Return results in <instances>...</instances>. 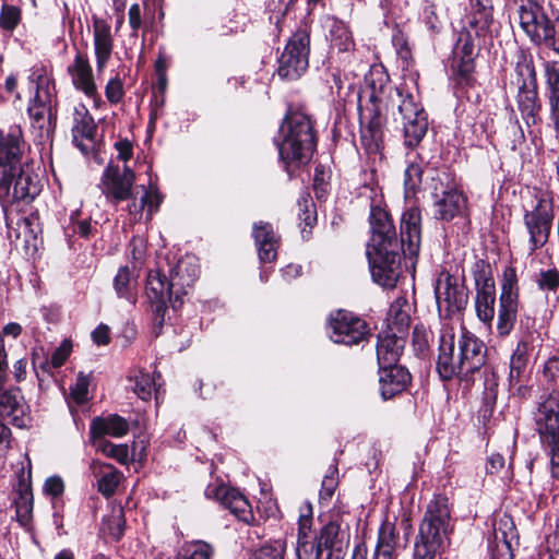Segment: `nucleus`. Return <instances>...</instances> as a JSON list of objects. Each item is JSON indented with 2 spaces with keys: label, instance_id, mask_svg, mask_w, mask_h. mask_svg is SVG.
<instances>
[{
  "label": "nucleus",
  "instance_id": "37998d69",
  "mask_svg": "<svg viewBox=\"0 0 559 559\" xmlns=\"http://www.w3.org/2000/svg\"><path fill=\"white\" fill-rule=\"evenodd\" d=\"M532 350V335L527 334L520 340V342L516 345V348L513 350V354L511 355L510 366H512V369H526L528 354Z\"/></svg>",
  "mask_w": 559,
  "mask_h": 559
},
{
  "label": "nucleus",
  "instance_id": "09e8293b",
  "mask_svg": "<svg viewBox=\"0 0 559 559\" xmlns=\"http://www.w3.org/2000/svg\"><path fill=\"white\" fill-rule=\"evenodd\" d=\"M88 385V377L83 372H80L76 377L75 383L70 388V395L78 405L87 401Z\"/></svg>",
  "mask_w": 559,
  "mask_h": 559
},
{
  "label": "nucleus",
  "instance_id": "7c9ffc66",
  "mask_svg": "<svg viewBox=\"0 0 559 559\" xmlns=\"http://www.w3.org/2000/svg\"><path fill=\"white\" fill-rule=\"evenodd\" d=\"M128 431V421L119 415H110L106 418H95L91 426V432L95 440L103 439L106 435L120 438L126 436Z\"/></svg>",
  "mask_w": 559,
  "mask_h": 559
},
{
  "label": "nucleus",
  "instance_id": "ea45409f",
  "mask_svg": "<svg viewBox=\"0 0 559 559\" xmlns=\"http://www.w3.org/2000/svg\"><path fill=\"white\" fill-rule=\"evenodd\" d=\"M114 286L119 297L128 299L130 302H135V295L133 294L134 281L131 277V272L128 266L120 267L114 280Z\"/></svg>",
  "mask_w": 559,
  "mask_h": 559
},
{
  "label": "nucleus",
  "instance_id": "a878e982",
  "mask_svg": "<svg viewBox=\"0 0 559 559\" xmlns=\"http://www.w3.org/2000/svg\"><path fill=\"white\" fill-rule=\"evenodd\" d=\"M404 347L403 335L386 331L379 335L377 344V358L379 367L396 365Z\"/></svg>",
  "mask_w": 559,
  "mask_h": 559
},
{
  "label": "nucleus",
  "instance_id": "de8ad7c7",
  "mask_svg": "<svg viewBox=\"0 0 559 559\" xmlns=\"http://www.w3.org/2000/svg\"><path fill=\"white\" fill-rule=\"evenodd\" d=\"M21 21V11L17 7L3 4L0 13V27L13 31Z\"/></svg>",
  "mask_w": 559,
  "mask_h": 559
},
{
  "label": "nucleus",
  "instance_id": "473e14b6",
  "mask_svg": "<svg viewBox=\"0 0 559 559\" xmlns=\"http://www.w3.org/2000/svg\"><path fill=\"white\" fill-rule=\"evenodd\" d=\"M411 321L409 305L404 297L396 298L390 306L388 313V328L391 332L404 334Z\"/></svg>",
  "mask_w": 559,
  "mask_h": 559
},
{
  "label": "nucleus",
  "instance_id": "f257e3e1",
  "mask_svg": "<svg viewBox=\"0 0 559 559\" xmlns=\"http://www.w3.org/2000/svg\"><path fill=\"white\" fill-rule=\"evenodd\" d=\"M25 150L20 127H10L7 132L0 130V202L3 206L28 203L41 190L38 176L23 165Z\"/></svg>",
  "mask_w": 559,
  "mask_h": 559
},
{
  "label": "nucleus",
  "instance_id": "a211bd4d",
  "mask_svg": "<svg viewBox=\"0 0 559 559\" xmlns=\"http://www.w3.org/2000/svg\"><path fill=\"white\" fill-rule=\"evenodd\" d=\"M421 239V214L416 206L405 210L401 218V249L409 257L417 255Z\"/></svg>",
  "mask_w": 559,
  "mask_h": 559
},
{
  "label": "nucleus",
  "instance_id": "cd10ccee",
  "mask_svg": "<svg viewBox=\"0 0 559 559\" xmlns=\"http://www.w3.org/2000/svg\"><path fill=\"white\" fill-rule=\"evenodd\" d=\"M253 237L261 262H272L277 255L278 240L269 223L259 222L253 226Z\"/></svg>",
  "mask_w": 559,
  "mask_h": 559
},
{
  "label": "nucleus",
  "instance_id": "13d9d810",
  "mask_svg": "<svg viewBox=\"0 0 559 559\" xmlns=\"http://www.w3.org/2000/svg\"><path fill=\"white\" fill-rule=\"evenodd\" d=\"M284 548L277 543L272 546H263L255 554L253 559H283Z\"/></svg>",
  "mask_w": 559,
  "mask_h": 559
},
{
  "label": "nucleus",
  "instance_id": "8fccbe9b",
  "mask_svg": "<svg viewBox=\"0 0 559 559\" xmlns=\"http://www.w3.org/2000/svg\"><path fill=\"white\" fill-rule=\"evenodd\" d=\"M336 475L337 468L335 466H332L329 473L324 476L322 480L321 490L319 493L321 501H329L334 495V491L337 487Z\"/></svg>",
  "mask_w": 559,
  "mask_h": 559
},
{
  "label": "nucleus",
  "instance_id": "ddd939ff",
  "mask_svg": "<svg viewBox=\"0 0 559 559\" xmlns=\"http://www.w3.org/2000/svg\"><path fill=\"white\" fill-rule=\"evenodd\" d=\"M330 330L331 340L344 345L358 344L368 334L366 322L345 310H338L331 316Z\"/></svg>",
  "mask_w": 559,
  "mask_h": 559
},
{
  "label": "nucleus",
  "instance_id": "6e6552de",
  "mask_svg": "<svg viewBox=\"0 0 559 559\" xmlns=\"http://www.w3.org/2000/svg\"><path fill=\"white\" fill-rule=\"evenodd\" d=\"M543 445L549 451L552 477L559 479V394H550L535 413Z\"/></svg>",
  "mask_w": 559,
  "mask_h": 559
},
{
  "label": "nucleus",
  "instance_id": "20e7f679",
  "mask_svg": "<svg viewBox=\"0 0 559 559\" xmlns=\"http://www.w3.org/2000/svg\"><path fill=\"white\" fill-rule=\"evenodd\" d=\"M454 531L449 500L435 497L427 506L414 542L413 559H435L450 546Z\"/></svg>",
  "mask_w": 559,
  "mask_h": 559
},
{
  "label": "nucleus",
  "instance_id": "c85d7f7f",
  "mask_svg": "<svg viewBox=\"0 0 559 559\" xmlns=\"http://www.w3.org/2000/svg\"><path fill=\"white\" fill-rule=\"evenodd\" d=\"M515 536L514 524L509 518L500 521L495 530V543L490 546L492 559H513L512 539Z\"/></svg>",
  "mask_w": 559,
  "mask_h": 559
},
{
  "label": "nucleus",
  "instance_id": "774afa93",
  "mask_svg": "<svg viewBox=\"0 0 559 559\" xmlns=\"http://www.w3.org/2000/svg\"><path fill=\"white\" fill-rule=\"evenodd\" d=\"M504 464H506V461L501 454H499V453L491 454L488 459L487 471L490 474H498L500 471H502L504 468Z\"/></svg>",
  "mask_w": 559,
  "mask_h": 559
},
{
  "label": "nucleus",
  "instance_id": "bf43d9fd",
  "mask_svg": "<svg viewBox=\"0 0 559 559\" xmlns=\"http://www.w3.org/2000/svg\"><path fill=\"white\" fill-rule=\"evenodd\" d=\"M413 344L419 353H425L429 346V333L424 326H416L413 333Z\"/></svg>",
  "mask_w": 559,
  "mask_h": 559
},
{
  "label": "nucleus",
  "instance_id": "6ab92c4d",
  "mask_svg": "<svg viewBox=\"0 0 559 559\" xmlns=\"http://www.w3.org/2000/svg\"><path fill=\"white\" fill-rule=\"evenodd\" d=\"M68 71L75 88L83 92L85 96L92 98L95 107H99L102 104V97L98 94L93 70L87 57L81 52L76 53L73 63L69 66Z\"/></svg>",
  "mask_w": 559,
  "mask_h": 559
},
{
  "label": "nucleus",
  "instance_id": "39448f33",
  "mask_svg": "<svg viewBox=\"0 0 559 559\" xmlns=\"http://www.w3.org/2000/svg\"><path fill=\"white\" fill-rule=\"evenodd\" d=\"M282 141L277 143L281 159L290 163H307L316 148V135L310 119L301 112L287 116L281 127Z\"/></svg>",
  "mask_w": 559,
  "mask_h": 559
},
{
  "label": "nucleus",
  "instance_id": "49530a36",
  "mask_svg": "<svg viewBox=\"0 0 559 559\" xmlns=\"http://www.w3.org/2000/svg\"><path fill=\"white\" fill-rule=\"evenodd\" d=\"M536 284L540 290L556 292L559 287V272L557 269L542 270L536 275Z\"/></svg>",
  "mask_w": 559,
  "mask_h": 559
},
{
  "label": "nucleus",
  "instance_id": "f8f14e48",
  "mask_svg": "<svg viewBox=\"0 0 559 559\" xmlns=\"http://www.w3.org/2000/svg\"><path fill=\"white\" fill-rule=\"evenodd\" d=\"M310 37L306 31L296 32L287 43L280 58L278 75L287 80L300 78L309 61Z\"/></svg>",
  "mask_w": 559,
  "mask_h": 559
},
{
  "label": "nucleus",
  "instance_id": "aec40b11",
  "mask_svg": "<svg viewBox=\"0 0 559 559\" xmlns=\"http://www.w3.org/2000/svg\"><path fill=\"white\" fill-rule=\"evenodd\" d=\"M433 215L437 219L451 221L465 213L467 207L466 197L455 188H449L433 193Z\"/></svg>",
  "mask_w": 559,
  "mask_h": 559
},
{
  "label": "nucleus",
  "instance_id": "4be33fe9",
  "mask_svg": "<svg viewBox=\"0 0 559 559\" xmlns=\"http://www.w3.org/2000/svg\"><path fill=\"white\" fill-rule=\"evenodd\" d=\"M380 393L383 400L392 399L402 393L411 382V373L399 365L380 367Z\"/></svg>",
  "mask_w": 559,
  "mask_h": 559
},
{
  "label": "nucleus",
  "instance_id": "423d86ee",
  "mask_svg": "<svg viewBox=\"0 0 559 559\" xmlns=\"http://www.w3.org/2000/svg\"><path fill=\"white\" fill-rule=\"evenodd\" d=\"M396 95L399 104L394 120L402 126L405 145L415 147L428 130L427 115L415 87L411 90L406 84L401 85L396 88Z\"/></svg>",
  "mask_w": 559,
  "mask_h": 559
},
{
  "label": "nucleus",
  "instance_id": "9d476101",
  "mask_svg": "<svg viewBox=\"0 0 559 559\" xmlns=\"http://www.w3.org/2000/svg\"><path fill=\"white\" fill-rule=\"evenodd\" d=\"M552 221V203L546 198H539L533 209L524 213L523 222L528 235L530 254L547 243Z\"/></svg>",
  "mask_w": 559,
  "mask_h": 559
},
{
  "label": "nucleus",
  "instance_id": "338daca9",
  "mask_svg": "<svg viewBox=\"0 0 559 559\" xmlns=\"http://www.w3.org/2000/svg\"><path fill=\"white\" fill-rule=\"evenodd\" d=\"M545 376L552 381L559 379V357H552L547 360L544 367Z\"/></svg>",
  "mask_w": 559,
  "mask_h": 559
},
{
  "label": "nucleus",
  "instance_id": "864d4df0",
  "mask_svg": "<svg viewBox=\"0 0 559 559\" xmlns=\"http://www.w3.org/2000/svg\"><path fill=\"white\" fill-rule=\"evenodd\" d=\"M109 534L115 538H120L123 533L124 519L122 509H114L107 519Z\"/></svg>",
  "mask_w": 559,
  "mask_h": 559
},
{
  "label": "nucleus",
  "instance_id": "412c9836",
  "mask_svg": "<svg viewBox=\"0 0 559 559\" xmlns=\"http://www.w3.org/2000/svg\"><path fill=\"white\" fill-rule=\"evenodd\" d=\"M93 44L96 60V69L102 73L111 59L115 39L110 24L100 17H93Z\"/></svg>",
  "mask_w": 559,
  "mask_h": 559
},
{
  "label": "nucleus",
  "instance_id": "0eeeda50",
  "mask_svg": "<svg viewBox=\"0 0 559 559\" xmlns=\"http://www.w3.org/2000/svg\"><path fill=\"white\" fill-rule=\"evenodd\" d=\"M518 15L520 27L534 44L550 47L559 55V16L548 17L535 0L522 2Z\"/></svg>",
  "mask_w": 559,
  "mask_h": 559
},
{
  "label": "nucleus",
  "instance_id": "0e129e2a",
  "mask_svg": "<svg viewBox=\"0 0 559 559\" xmlns=\"http://www.w3.org/2000/svg\"><path fill=\"white\" fill-rule=\"evenodd\" d=\"M45 491L53 497L60 496L64 490L63 481L60 477H49L45 483Z\"/></svg>",
  "mask_w": 559,
  "mask_h": 559
},
{
  "label": "nucleus",
  "instance_id": "69168bd1",
  "mask_svg": "<svg viewBox=\"0 0 559 559\" xmlns=\"http://www.w3.org/2000/svg\"><path fill=\"white\" fill-rule=\"evenodd\" d=\"M460 52L462 53L463 60L471 59L474 52V45L468 40V36H466L465 39H463L462 36L460 37L459 43L455 47V53L459 55Z\"/></svg>",
  "mask_w": 559,
  "mask_h": 559
},
{
  "label": "nucleus",
  "instance_id": "4d7b16f0",
  "mask_svg": "<svg viewBox=\"0 0 559 559\" xmlns=\"http://www.w3.org/2000/svg\"><path fill=\"white\" fill-rule=\"evenodd\" d=\"M423 169L417 164H411L405 170V187L407 190H415L421 181Z\"/></svg>",
  "mask_w": 559,
  "mask_h": 559
},
{
  "label": "nucleus",
  "instance_id": "c756f323",
  "mask_svg": "<svg viewBox=\"0 0 559 559\" xmlns=\"http://www.w3.org/2000/svg\"><path fill=\"white\" fill-rule=\"evenodd\" d=\"M519 109L527 126H534L539 120L542 108L537 97V83L532 86H520L518 93Z\"/></svg>",
  "mask_w": 559,
  "mask_h": 559
},
{
  "label": "nucleus",
  "instance_id": "6e6d98bb",
  "mask_svg": "<svg viewBox=\"0 0 559 559\" xmlns=\"http://www.w3.org/2000/svg\"><path fill=\"white\" fill-rule=\"evenodd\" d=\"M71 350H72V344L69 340H64L56 349L55 352L52 353L51 355V359H50V365L53 367V368H59L61 367L66 360L68 359V357L70 356L71 354Z\"/></svg>",
  "mask_w": 559,
  "mask_h": 559
},
{
  "label": "nucleus",
  "instance_id": "680f3d73",
  "mask_svg": "<svg viewBox=\"0 0 559 559\" xmlns=\"http://www.w3.org/2000/svg\"><path fill=\"white\" fill-rule=\"evenodd\" d=\"M129 25L133 33L142 27V12L139 3H133L128 11Z\"/></svg>",
  "mask_w": 559,
  "mask_h": 559
},
{
  "label": "nucleus",
  "instance_id": "f03ea898",
  "mask_svg": "<svg viewBox=\"0 0 559 559\" xmlns=\"http://www.w3.org/2000/svg\"><path fill=\"white\" fill-rule=\"evenodd\" d=\"M370 228L366 254L372 278L384 288H393L401 275L403 249L385 210L378 206L371 209Z\"/></svg>",
  "mask_w": 559,
  "mask_h": 559
},
{
  "label": "nucleus",
  "instance_id": "1a4fd4ad",
  "mask_svg": "<svg viewBox=\"0 0 559 559\" xmlns=\"http://www.w3.org/2000/svg\"><path fill=\"white\" fill-rule=\"evenodd\" d=\"M457 367L451 365L449 358H445L443 361L444 372L450 370L452 374H461V379H465L484 366L486 347L478 337L466 330H463L457 336Z\"/></svg>",
  "mask_w": 559,
  "mask_h": 559
},
{
  "label": "nucleus",
  "instance_id": "5701e85b",
  "mask_svg": "<svg viewBox=\"0 0 559 559\" xmlns=\"http://www.w3.org/2000/svg\"><path fill=\"white\" fill-rule=\"evenodd\" d=\"M439 354L437 359V371L439 376L443 380H451L455 377L461 378V374H452L450 370L444 372V359H448L451 365H454L457 367V359H459V346H457V337L453 333L451 328L444 326L440 331L439 336V347H438Z\"/></svg>",
  "mask_w": 559,
  "mask_h": 559
},
{
  "label": "nucleus",
  "instance_id": "9b49d317",
  "mask_svg": "<svg viewBox=\"0 0 559 559\" xmlns=\"http://www.w3.org/2000/svg\"><path fill=\"white\" fill-rule=\"evenodd\" d=\"M29 83L35 85V95L32 105L28 107L29 117L34 123L47 135L52 129V98L53 86L48 76L34 71L29 78Z\"/></svg>",
  "mask_w": 559,
  "mask_h": 559
},
{
  "label": "nucleus",
  "instance_id": "3c124183",
  "mask_svg": "<svg viewBox=\"0 0 559 559\" xmlns=\"http://www.w3.org/2000/svg\"><path fill=\"white\" fill-rule=\"evenodd\" d=\"M545 73L550 90L549 97H559V62H547Z\"/></svg>",
  "mask_w": 559,
  "mask_h": 559
},
{
  "label": "nucleus",
  "instance_id": "4c0bfd02",
  "mask_svg": "<svg viewBox=\"0 0 559 559\" xmlns=\"http://www.w3.org/2000/svg\"><path fill=\"white\" fill-rule=\"evenodd\" d=\"M331 46L341 52L350 51L354 48V40L348 27L340 21H334L331 31Z\"/></svg>",
  "mask_w": 559,
  "mask_h": 559
},
{
  "label": "nucleus",
  "instance_id": "5fc2aeb1",
  "mask_svg": "<svg viewBox=\"0 0 559 559\" xmlns=\"http://www.w3.org/2000/svg\"><path fill=\"white\" fill-rule=\"evenodd\" d=\"M105 94L109 103L118 104L123 97L122 81L118 76L110 79L106 85Z\"/></svg>",
  "mask_w": 559,
  "mask_h": 559
},
{
  "label": "nucleus",
  "instance_id": "bb28decb",
  "mask_svg": "<svg viewBox=\"0 0 559 559\" xmlns=\"http://www.w3.org/2000/svg\"><path fill=\"white\" fill-rule=\"evenodd\" d=\"M90 471L97 480V490L105 497H111L119 486L122 475L111 464L93 460Z\"/></svg>",
  "mask_w": 559,
  "mask_h": 559
},
{
  "label": "nucleus",
  "instance_id": "58836bf2",
  "mask_svg": "<svg viewBox=\"0 0 559 559\" xmlns=\"http://www.w3.org/2000/svg\"><path fill=\"white\" fill-rule=\"evenodd\" d=\"M380 139L381 120L378 115H374L368 121V126L361 129V142L370 153H373L379 148Z\"/></svg>",
  "mask_w": 559,
  "mask_h": 559
},
{
  "label": "nucleus",
  "instance_id": "4468645a",
  "mask_svg": "<svg viewBox=\"0 0 559 559\" xmlns=\"http://www.w3.org/2000/svg\"><path fill=\"white\" fill-rule=\"evenodd\" d=\"M5 381H0V418L23 428L29 420L28 406L19 389L4 390Z\"/></svg>",
  "mask_w": 559,
  "mask_h": 559
},
{
  "label": "nucleus",
  "instance_id": "79ce46f5",
  "mask_svg": "<svg viewBox=\"0 0 559 559\" xmlns=\"http://www.w3.org/2000/svg\"><path fill=\"white\" fill-rule=\"evenodd\" d=\"M519 287L515 270L508 267L503 274L499 301L519 304Z\"/></svg>",
  "mask_w": 559,
  "mask_h": 559
},
{
  "label": "nucleus",
  "instance_id": "052dcab7",
  "mask_svg": "<svg viewBox=\"0 0 559 559\" xmlns=\"http://www.w3.org/2000/svg\"><path fill=\"white\" fill-rule=\"evenodd\" d=\"M117 151V159L127 163L133 155V144L127 139H120L114 144Z\"/></svg>",
  "mask_w": 559,
  "mask_h": 559
},
{
  "label": "nucleus",
  "instance_id": "603ef678",
  "mask_svg": "<svg viewBox=\"0 0 559 559\" xmlns=\"http://www.w3.org/2000/svg\"><path fill=\"white\" fill-rule=\"evenodd\" d=\"M16 514L22 522L28 520L33 506H32V493L26 487L20 495V498L15 501Z\"/></svg>",
  "mask_w": 559,
  "mask_h": 559
},
{
  "label": "nucleus",
  "instance_id": "2f4dec72",
  "mask_svg": "<svg viewBox=\"0 0 559 559\" xmlns=\"http://www.w3.org/2000/svg\"><path fill=\"white\" fill-rule=\"evenodd\" d=\"M343 537L344 533L337 523L331 522L323 526L317 545L318 556L321 557L324 550L329 551L328 559L333 552L341 554L344 547Z\"/></svg>",
  "mask_w": 559,
  "mask_h": 559
},
{
  "label": "nucleus",
  "instance_id": "a19ab883",
  "mask_svg": "<svg viewBox=\"0 0 559 559\" xmlns=\"http://www.w3.org/2000/svg\"><path fill=\"white\" fill-rule=\"evenodd\" d=\"M94 444L97 451L108 457L115 459L120 464H127L130 460L129 448L126 444H114L105 439H96Z\"/></svg>",
  "mask_w": 559,
  "mask_h": 559
},
{
  "label": "nucleus",
  "instance_id": "dca6fc26",
  "mask_svg": "<svg viewBox=\"0 0 559 559\" xmlns=\"http://www.w3.org/2000/svg\"><path fill=\"white\" fill-rule=\"evenodd\" d=\"M176 289L177 287H174L171 277L168 280L158 270L148 273L146 295L150 301L155 305L154 313L156 319H160V323L164 319L167 301H171L173 297L176 298Z\"/></svg>",
  "mask_w": 559,
  "mask_h": 559
},
{
  "label": "nucleus",
  "instance_id": "b1692460",
  "mask_svg": "<svg viewBox=\"0 0 559 559\" xmlns=\"http://www.w3.org/2000/svg\"><path fill=\"white\" fill-rule=\"evenodd\" d=\"M399 540L394 523L384 521L379 528L373 559H396ZM353 559H366V556L356 549Z\"/></svg>",
  "mask_w": 559,
  "mask_h": 559
},
{
  "label": "nucleus",
  "instance_id": "393cba45",
  "mask_svg": "<svg viewBox=\"0 0 559 559\" xmlns=\"http://www.w3.org/2000/svg\"><path fill=\"white\" fill-rule=\"evenodd\" d=\"M200 267L194 255H186L178 260L170 270V277L176 289V300L180 295L187 294L186 288L190 287L198 278Z\"/></svg>",
  "mask_w": 559,
  "mask_h": 559
},
{
  "label": "nucleus",
  "instance_id": "e2e57ef3",
  "mask_svg": "<svg viewBox=\"0 0 559 559\" xmlns=\"http://www.w3.org/2000/svg\"><path fill=\"white\" fill-rule=\"evenodd\" d=\"M350 87H352L350 84L347 85L346 88L344 87V84H343V81H342V78H341L340 73H336V72L332 73L331 91L336 94V96L338 97L340 100H345L346 99V97L348 95V91L350 90Z\"/></svg>",
  "mask_w": 559,
  "mask_h": 559
},
{
  "label": "nucleus",
  "instance_id": "7ed1b4c3",
  "mask_svg": "<svg viewBox=\"0 0 559 559\" xmlns=\"http://www.w3.org/2000/svg\"><path fill=\"white\" fill-rule=\"evenodd\" d=\"M135 174L127 165L120 168L110 162L100 178L99 188L106 200L117 205L129 200L127 210L131 222H139L146 209V218L151 219L163 202V195L156 182L150 180L147 186H140L142 191L140 199L134 194Z\"/></svg>",
  "mask_w": 559,
  "mask_h": 559
},
{
  "label": "nucleus",
  "instance_id": "2eb2a0df",
  "mask_svg": "<svg viewBox=\"0 0 559 559\" xmlns=\"http://www.w3.org/2000/svg\"><path fill=\"white\" fill-rule=\"evenodd\" d=\"M436 300L439 307L444 305L448 310H461L467 304V293L463 284L448 272H442L435 287Z\"/></svg>",
  "mask_w": 559,
  "mask_h": 559
},
{
  "label": "nucleus",
  "instance_id": "e433bc0d",
  "mask_svg": "<svg viewBox=\"0 0 559 559\" xmlns=\"http://www.w3.org/2000/svg\"><path fill=\"white\" fill-rule=\"evenodd\" d=\"M129 380L133 383V392L143 401H148L153 391L157 390L155 378L143 370L134 371Z\"/></svg>",
  "mask_w": 559,
  "mask_h": 559
},
{
  "label": "nucleus",
  "instance_id": "c9c22d12",
  "mask_svg": "<svg viewBox=\"0 0 559 559\" xmlns=\"http://www.w3.org/2000/svg\"><path fill=\"white\" fill-rule=\"evenodd\" d=\"M518 307L519 304L499 301L496 330L500 337L508 336L513 330L516 320Z\"/></svg>",
  "mask_w": 559,
  "mask_h": 559
},
{
  "label": "nucleus",
  "instance_id": "c03bdc74",
  "mask_svg": "<svg viewBox=\"0 0 559 559\" xmlns=\"http://www.w3.org/2000/svg\"><path fill=\"white\" fill-rule=\"evenodd\" d=\"M212 554V547L207 543L194 542L183 546L176 559H210Z\"/></svg>",
  "mask_w": 559,
  "mask_h": 559
},
{
  "label": "nucleus",
  "instance_id": "f704fd0d",
  "mask_svg": "<svg viewBox=\"0 0 559 559\" xmlns=\"http://www.w3.org/2000/svg\"><path fill=\"white\" fill-rule=\"evenodd\" d=\"M495 304L496 296L491 288L485 287L477 292L475 300L477 317L489 326L491 325L495 317Z\"/></svg>",
  "mask_w": 559,
  "mask_h": 559
},
{
  "label": "nucleus",
  "instance_id": "72a5a7b5",
  "mask_svg": "<svg viewBox=\"0 0 559 559\" xmlns=\"http://www.w3.org/2000/svg\"><path fill=\"white\" fill-rule=\"evenodd\" d=\"M96 132V124L87 108L80 104L74 107L73 112V140L76 142L79 138L93 140Z\"/></svg>",
  "mask_w": 559,
  "mask_h": 559
},
{
  "label": "nucleus",
  "instance_id": "f3484780",
  "mask_svg": "<svg viewBox=\"0 0 559 559\" xmlns=\"http://www.w3.org/2000/svg\"><path fill=\"white\" fill-rule=\"evenodd\" d=\"M205 495L209 498H214L221 504L228 509L237 519L248 523L252 520V511L247 498L237 489L229 488L225 485L217 487H207Z\"/></svg>",
  "mask_w": 559,
  "mask_h": 559
},
{
  "label": "nucleus",
  "instance_id": "a18cd8bd",
  "mask_svg": "<svg viewBox=\"0 0 559 559\" xmlns=\"http://www.w3.org/2000/svg\"><path fill=\"white\" fill-rule=\"evenodd\" d=\"M515 75L518 87L526 85L532 86V84H536L534 67L532 61L525 56H521L516 62Z\"/></svg>",
  "mask_w": 559,
  "mask_h": 559
}]
</instances>
